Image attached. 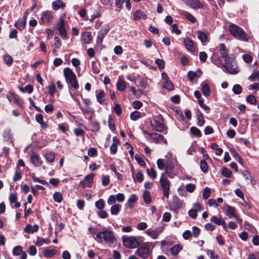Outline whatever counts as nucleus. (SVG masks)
I'll list each match as a JSON object with an SVG mask.
<instances>
[{
  "label": "nucleus",
  "instance_id": "obj_1",
  "mask_svg": "<svg viewBox=\"0 0 259 259\" xmlns=\"http://www.w3.org/2000/svg\"><path fill=\"white\" fill-rule=\"evenodd\" d=\"M216 65L219 67H223L231 74H236L240 69L233 55L226 56L223 57H218V63Z\"/></svg>",
  "mask_w": 259,
  "mask_h": 259
},
{
  "label": "nucleus",
  "instance_id": "obj_2",
  "mask_svg": "<svg viewBox=\"0 0 259 259\" xmlns=\"http://www.w3.org/2000/svg\"><path fill=\"white\" fill-rule=\"evenodd\" d=\"M96 239L99 242L104 240L110 247H114L117 243V240L114 236L113 232L108 229H105L99 232L96 235Z\"/></svg>",
  "mask_w": 259,
  "mask_h": 259
},
{
  "label": "nucleus",
  "instance_id": "obj_3",
  "mask_svg": "<svg viewBox=\"0 0 259 259\" xmlns=\"http://www.w3.org/2000/svg\"><path fill=\"white\" fill-rule=\"evenodd\" d=\"M67 21L66 20V14H63L59 17L55 28L59 32V34L63 39H68L66 28L67 27Z\"/></svg>",
  "mask_w": 259,
  "mask_h": 259
},
{
  "label": "nucleus",
  "instance_id": "obj_4",
  "mask_svg": "<svg viewBox=\"0 0 259 259\" xmlns=\"http://www.w3.org/2000/svg\"><path fill=\"white\" fill-rule=\"evenodd\" d=\"M63 75L66 83L74 90L79 88L76 76L72 69L69 67L65 68L63 70Z\"/></svg>",
  "mask_w": 259,
  "mask_h": 259
},
{
  "label": "nucleus",
  "instance_id": "obj_5",
  "mask_svg": "<svg viewBox=\"0 0 259 259\" xmlns=\"http://www.w3.org/2000/svg\"><path fill=\"white\" fill-rule=\"evenodd\" d=\"M153 247L152 243H144L136 250L135 254L143 259L151 258V250H150V248Z\"/></svg>",
  "mask_w": 259,
  "mask_h": 259
},
{
  "label": "nucleus",
  "instance_id": "obj_6",
  "mask_svg": "<svg viewBox=\"0 0 259 259\" xmlns=\"http://www.w3.org/2000/svg\"><path fill=\"white\" fill-rule=\"evenodd\" d=\"M230 33L239 40L248 41V36L245 32L240 27L235 24H232L229 27Z\"/></svg>",
  "mask_w": 259,
  "mask_h": 259
},
{
  "label": "nucleus",
  "instance_id": "obj_7",
  "mask_svg": "<svg viewBox=\"0 0 259 259\" xmlns=\"http://www.w3.org/2000/svg\"><path fill=\"white\" fill-rule=\"evenodd\" d=\"M140 237L130 236L122 237L124 245L128 248L134 249L139 246L140 244Z\"/></svg>",
  "mask_w": 259,
  "mask_h": 259
},
{
  "label": "nucleus",
  "instance_id": "obj_8",
  "mask_svg": "<svg viewBox=\"0 0 259 259\" xmlns=\"http://www.w3.org/2000/svg\"><path fill=\"white\" fill-rule=\"evenodd\" d=\"M143 134L147 141L150 143H159L161 141L166 143V140L163 136L157 133H149L147 131H143Z\"/></svg>",
  "mask_w": 259,
  "mask_h": 259
},
{
  "label": "nucleus",
  "instance_id": "obj_9",
  "mask_svg": "<svg viewBox=\"0 0 259 259\" xmlns=\"http://www.w3.org/2000/svg\"><path fill=\"white\" fill-rule=\"evenodd\" d=\"M160 186L162 190V194L164 197L168 198L170 192V182L167 178L164 176V174H162L159 180Z\"/></svg>",
  "mask_w": 259,
  "mask_h": 259
},
{
  "label": "nucleus",
  "instance_id": "obj_10",
  "mask_svg": "<svg viewBox=\"0 0 259 259\" xmlns=\"http://www.w3.org/2000/svg\"><path fill=\"white\" fill-rule=\"evenodd\" d=\"M53 19L52 13L49 11H43L40 15V24L48 25Z\"/></svg>",
  "mask_w": 259,
  "mask_h": 259
},
{
  "label": "nucleus",
  "instance_id": "obj_11",
  "mask_svg": "<svg viewBox=\"0 0 259 259\" xmlns=\"http://www.w3.org/2000/svg\"><path fill=\"white\" fill-rule=\"evenodd\" d=\"M109 30L110 27L108 24H104L101 27L100 30L98 32L97 36V42L98 44L102 43L103 38L106 35Z\"/></svg>",
  "mask_w": 259,
  "mask_h": 259
},
{
  "label": "nucleus",
  "instance_id": "obj_12",
  "mask_svg": "<svg viewBox=\"0 0 259 259\" xmlns=\"http://www.w3.org/2000/svg\"><path fill=\"white\" fill-rule=\"evenodd\" d=\"M94 176L93 174L87 175L83 180L80 182V185L83 188H91L93 183Z\"/></svg>",
  "mask_w": 259,
  "mask_h": 259
},
{
  "label": "nucleus",
  "instance_id": "obj_13",
  "mask_svg": "<svg viewBox=\"0 0 259 259\" xmlns=\"http://www.w3.org/2000/svg\"><path fill=\"white\" fill-rule=\"evenodd\" d=\"M162 230L163 228L159 227L155 228L154 230L148 229L145 231V233L147 235L150 236L152 239H156L162 232Z\"/></svg>",
  "mask_w": 259,
  "mask_h": 259
},
{
  "label": "nucleus",
  "instance_id": "obj_14",
  "mask_svg": "<svg viewBox=\"0 0 259 259\" xmlns=\"http://www.w3.org/2000/svg\"><path fill=\"white\" fill-rule=\"evenodd\" d=\"M30 161L34 166L36 167L40 166L42 163V161L40 158L39 155L35 152L32 153Z\"/></svg>",
  "mask_w": 259,
  "mask_h": 259
},
{
  "label": "nucleus",
  "instance_id": "obj_15",
  "mask_svg": "<svg viewBox=\"0 0 259 259\" xmlns=\"http://www.w3.org/2000/svg\"><path fill=\"white\" fill-rule=\"evenodd\" d=\"M150 124L154 130L158 132L161 133L164 130V125L160 122L157 121L156 120L154 119L150 122Z\"/></svg>",
  "mask_w": 259,
  "mask_h": 259
},
{
  "label": "nucleus",
  "instance_id": "obj_16",
  "mask_svg": "<svg viewBox=\"0 0 259 259\" xmlns=\"http://www.w3.org/2000/svg\"><path fill=\"white\" fill-rule=\"evenodd\" d=\"M39 227L37 224L31 225L27 224L24 228V232L28 234H33L37 232L38 230Z\"/></svg>",
  "mask_w": 259,
  "mask_h": 259
},
{
  "label": "nucleus",
  "instance_id": "obj_17",
  "mask_svg": "<svg viewBox=\"0 0 259 259\" xmlns=\"http://www.w3.org/2000/svg\"><path fill=\"white\" fill-rule=\"evenodd\" d=\"M184 44L186 49L191 52H194L195 50V48L193 41L189 38H186L184 40Z\"/></svg>",
  "mask_w": 259,
  "mask_h": 259
},
{
  "label": "nucleus",
  "instance_id": "obj_18",
  "mask_svg": "<svg viewBox=\"0 0 259 259\" xmlns=\"http://www.w3.org/2000/svg\"><path fill=\"white\" fill-rule=\"evenodd\" d=\"M225 212L229 218L235 217L236 214L235 213V209L234 207L231 206L229 205H226L223 208Z\"/></svg>",
  "mask_w": 259,
  "mask_h": 259
},
{
  "label": "nucleus",
  "instance_id": "obj_19",
  "mask_svg": "<svg viewBox=\"0 0 259 259\" xmlns=\"http://www.w3.org/2000/svg\"><path fill=\"white\" fill-rule=\"evenodd\" d=\"M116 85L117 90L119 91L122 92L126 89V82L123 79L122 76H118Z\"/></svg>",
  "mask_w": 259,
  "mask_h": 259
},
{
  "label": "nucleus",
  "instance_id": "obj_20",
  "mask_svg": "<svg viewBox=\"0 0 259 259\" xmlns=\"http://www.w3.org/2000/svg\"><path fill=\"white\" fill-rule=\"evenodd\" d=\"M201 92L204 96L207 97L210 94V89L208 83L205 81L201 83Z\"/></svg>",
  "mask_w": 259,
  "mask_h": 259
},
{
  "label": "nucleus",
  "instance_id": "obj_21",
  "mask_svg": "<svg viewBox=\"0 0 259 259\" xmlns=\"http://www.w3.org/2000/svg\"><path fill=\"white\" fill-rule=\"evenodd\" d=\"M186 5L193 9L203 8L204 5L200 1H186Z\"/></svg>",
  "mask_w": 259,
  "mask_h": 259
},
{
  "label": "nucleus",
  "instance_id": "obj_22",
  "mask_svg": "<svg viewBox=\"0 0 259 259\" xmlns=\"http://www.w3.org/2000/svg\"><path fill=\"white\" fill-rule=\"evenodd\" d=\"M82 40L83 43L86 44H90L92 40L91 33L90 32H84L81 34Z\"/></svg>",
  "mask_w": 259,
  "mask_h": 259
},
{
  "label": "nucleus",
  "instance_id": "obj_23",
  "mask_svg": "<svg viewBox=\"0 0 259 259\" xmlns=\"http://www.w3.org/2000/svg\"><path fill=\"white\" fill-rule=\"evenodd\" d=\"M197 36L198 38L203 45H204V43L208 41L207 34L204 33V32H202L201 31H197Z\"/></svg>",
  "mask_w": 259,
  "mask_h": 259
},
{
  "label": "nucleus",
  "instance_id": "obj_24",
  "mask_svg": "<svg viewBox=\"0 0 259 259\" xmlns=\"http://www.w3.org/2000/svg\"><path fill=\"white\" fill-rule=\"evenodd\" d=\"M97 101L100 104H103L105 101V93L104 91L101 90L99 92H96Z\"/></svg>",
  "mask_w": 259,
  "mask_h": 259
},
{
  "label": "nucleus",
  "instance_id": "obj_25",
  "mask_svg": "<svg viewBox=\"0 0 259 259\" xmlns=\"http://www.w3.org/2000/svg\"><path fill=\"white\" fill-rule=\"evenodd\" d=\"M174 163L170 160L167 161L165 165V173L167 174L170 178H172V177L169 174V170H171L174 168Z\"/></svg>",
  "mask_w": 259,
  "mask_h": 259
},
{
  "label": "nucleus",
  "instance_id": "obj_26",
  "mask_svg": "<svg viewBox=\"0 0 259 259\" xmlns=\"http://www.w3.org/2000/svg\"><path fill=\"white\" fill-rule=\"evenodd\" d=\"M26 25V17L24 19H19L15 24V26L19 30H23Z\"/></svg>",
  "mask_w": 259,
  "mask_h": 259
},
{
  "label": "nucleus",
  "instance_id": "obj_27",
  "mask_svg": "<svg viewBox=\"0 0 259 259\" xmlns=\"http://www.w3.org/2000/svg\"><path fill=\"white\" fill-rule=\"evenodd\" d=\"M146 15L141 10L136 11L134 14V18L135 20H139L141 19H146Z\"/></svg>",
  "mask_w": 259,
  "mask_h": 259
},
{
  "label": "nucleus",
  "instance_id": "obj_28",
  "mask_svg": "<svg viewBox=\"0 0 259 259\" xmlns=\"http://www.w3.org/2000/svg\"><path fill=\"white\" fill-rule=\"evenodd\" d=\"M44 157L48 162L52 163L55 160V155L53 152H47L44 155Z\"/></svg>",
  "mask_w": 259,
  "mask_h": 259
},
{
  "label": "nucleus",
  "instance_id": "obj_29",
  "mask_svg": "<svg viewBox=\"0 0 259 259\" xmlns=\"http://www.w3.org/2000/svg\"><path fill=\"white\" fill-rule=\"evenodd\" d=\"M183 249V246L180 244L173 246L171 248V252L173 255H177Z\"/></svg>",
  "mask_w": 259,
  "mask_h": 259
},
{
  "label": "nucleus",
  "instance_id": "obj_30",
  "mask_svg": "<svg viewBox=\"0 0 259 259\" xmlns=\"http://www.w3.org/2000/svg\"><path fill=\"white\" fill-rule=\"evenodd\" d=\"M121 207V205L118 204H113L110 209L111 213L112 215H117L119 212Z\"/></svg>",
  "mask_w": 259,
  "mask_h": 259
},
{
  "label": "nucleus",
  "instance_id": "obj_31",
  "mask_svg": "<svg viewBox=\"0 0 259 259\" xmlns=\"http://www.w3.org/2000/svg\"><path fill=\"white\" fill-rule=\"evenodd\" d=\"M52 6L55 10H58L60 8L64 9L65 7V5L62 1H54L52 3Z\"/></svg>",
  "mask_w": 259,
  "mask_h": 259
},
{
  "label": "nucleus",
  "instance_id": "obj_32",
  "mask_svg": "<svg viewBox=\"0 0 259 259\" xmlns=\"http://www.w3.org/2000/svg\"><path fill=\"white\" fill-rule=\"evenodd\" d=\"M143 198L146 204H150L151 202V196L150 192L144 191L143 194Z\"/></svg>",
  "mask_w": 259,
  "mask_h": 259
},
{
  "label": "nucleus",
  "instance_id": "obj_33",
  "mask_svg": "<svg viewBox=\"0 0 259 259\" xmlns=\"http://www.w3.org/2000/svg\"><path fill=\"white\" fill-rule=\"evenodd\" d=\"M56 253L57 251L55 249L50 250L46 248L44 251V255L47 258H49L53 256Z\"/></svg>",
  "mask_w": 259,
  "mask_h": 259
},
{
  "label": "nucleus",
  "instance_id": "obj_34",
  "mask_svg": "<svg viewBox=\"0 0 259 259\" xmlns=\"http://www.w3.org/2000/svg\"><path fill=\"white\" fill-rule=\"evenodd\" d=\"M196 116L198 119V125L200 126H202L205 122L203 114L200 111H197Z\"/></svg>",
  "mask_w": 259,
  "mask_h": 259
},
{
  "label": "nucleus",
  "instance_id": "obj_35",
  "mask_svg": "<svg viewBox=\"0 0 259 259\" xmlns=\"http://www.w3.org/2000/svg\"><path fill=\"white\" fill-rule=\"evenodd\" d=\"M138 198L135 194H132L130 195L128 199L127 204L128 206L132 208L133 206L134 203L137 200Z\"/></svg>",
  "mask_w": 259,
  "mask_h": 259
},
{
  "label": "nucleus",
  "instance_id": "obj_36",
  "mask_svg": "<svg viewBox=\"0 0 259 259\" xmlns=\"http://www.w3.org/2000/svg\"><path fill=\"white\" fill-rule=\"evenodd\" d=\"M49 94L52 98L54 97L56 91V85L54 82H51L48 86Z\"/></svg>",
  "mask_w": 259,
  "mask_h": 259
},
{
  "label": "nucleus",
  "instance_id": "obj_37",
  "mask_svg": "<svg viewBox=\"0 0 259 259\" xmlns=\"http://www.w3.org/2000/svg\"><path fill=\"white\" fill-rule=\"evenodd\" d=\"M50 242V241L48 239H45L42 238L37 237L35 244L36 245L38 246H40L44 244H49Z\"/></svg>",
  "mask_w": 259,
  "mask_h": 259
},
{
  "label": "nucleus",
  "instance_id": "obj_38",
  "mask_svg": "<svg viewBox=\"0 0 259 259\" xmlns=\"http://www.w3.org/2000/svg\"><path fill=\"white\" fill-rule=\"evenodd\" d=\"M23 252V248L22 247L18 245L15 247H14L12 250V253L13 255L14 256H18L21 254V253Z\"/></svg>",
  "mask_w": 259,
  "mask_h": 259
},
{
  "label": "nucleus",
  "instance_id": "obj_39",
  "mask_svg": "<svg viewBox=\"0 0 259 259\" xmlns=\"http://www.w3.org/2000/svg\"><path fill=\"white\" fill-rule=\"evenodd\" d=\"M35 119L42 128H45L47 127V124L44 122L43 116L41 114L36 115Z\"/></svg>",
  "mask_w": 259,
  "mask_h": 259
},
{
  "label": "nucleus",
  "instance_id": "obj_40",
  "mask_svg": "<svg viewBox=\"0 0 259 259\" xmlns=\"http://www.w3.org/2000/svg\"><path fill=\"white\" fill-rule=\"evenodd\" d=\"M133 177L135 182H138L139 183H141L144 179L143 175L141 171H138L135 177H134V175H133Z\"/></svg>",
  "mask_w": 259,
  "mask_h": 259
},
{
  "label": "nucleus",
  "instance_id": "obj_41",
  "mask_svg": "<svg viewBox=\"0 0 259 259\" xmlns=\"http://www.w3.org/2000/svg\"><path fill=\"white\" fill-rule=\"evenodd\" d=\"M219 47L220 54L221 55L220 57H223L224 58V56H230L229 54H227L226 52V48L224 44H220Z\"/></svg>",
  "mask_w": 259,
  "mask_h": 259
},
{
  "label": "nucleus",
  "instance_id": "obj_42",
  "mask_svg": "<svg viewBox=\"0 0 259 259\" xmlns=\"http://www.w3.org/2000/svg\"><path fill=\"white\" fill-rule=\"evenodd\" d=\"M147 172L148 175L153 179H155L157 177V172L156 170L153 168H147Z\"/></svg>",
  "mask_w": 259,
  "mask_h": 259
},
{
  "label": "nucleus",
  "instance_id": "obj_43",
  "mask_svg": "<svg viewBox=\"0 0 259 259\" xmlns=\"http://www.w3.org/2000/svg\"><path fill=\"white\" fill-rule=\"evenodd\" d=\"M141 117V113L138 111H135L131 113V119L134 121H136Z\"/></svg>",
  "mask_w": 259,
  "mask_h": 259
},
{
  "label": "nucleus",
  "instance_id": "obj_44",
  "mask_svg": "<svg viewBox=\"0 0 259 259\" xmlns=\"http://www.w3.org/2000/svg\"><path fill=\"white\" fill-rule=\"evenodd\" d=\"M221 173L224 177L228 178H230L232 176V172L230 169L226 167H224L222 169Z\"/></svg>",
  "mask_w": 259,
  "mask_h": 259
},
{
  "label": "nucleus",
  "instance_id": "obj_45",
  "mask_svg": "<svg viewBox=\"0 0 259 259\" xmlns=\"http://www.w3.org/2000/svg\"><path fill=\"white\" fill-rule=\"evenodd\" d=\"M20 90L23 93L27 92L31 94L33 91V88L31 85L27 84L24 88H20Z\"/></svg>",
  "mask_w": 259,
  "mask_h": 259
},
{
  "label": "nucleus",
  "instance_id": "obj_46",
  "mask_svg": "<svg viewBox=\"0 0 259 259\" xmlns=\"http://www.w3.org/2000/svg\"><path fill=\"white\" fill-rule=\"evenodd\" d=\"M3 60H4V62L8 65H11L13 62V59L10 55H4L3 56Z\"/></svg>",
  "mask_w": 259,
  "mask_h": 259
},
{
  "label": "nucleus",
  "instance_id": "obj_47",
  "mask_svg": "<svg viewBox=\"0 0 259 259\" xmlns=\"http://www.w3.org/2000/svg\"><path fill=\"white\" fill-rule=\"evenodd\" d=\"M163 88L168 91H172L174 89V85L170 80L164 81Z\"/></svg>",
  "mask_w": 259,
  "mask_h": 259
},
{
  "label": "nucleus",
  "instance_id": "obj_48",
  "mask_svg": "<svg viewBox=\"0 0 259 259\" xmlns=\"http://www.w3.org/2000/svg\"><path fill=\"white\" fill-rule=\"evenodd\" d=\"M242 90L241 87L238 84L234 85L232 89V91L235 95H239L241 94V93L242 92Z\"/></svg>",
  "mask_w": 259,
  "mask_h": 259
},
{
  "label": "nucleus",
  "instance_id": "obj_49",
  "mask_svg": "<svg viewBox=\"0 0 259 259\" xmlns=\"http://www.w3.org/2000/svg\"><path fill=\"white\" fill-rule=\"evenodd\" d=\"M190 132L193 135L197 136V137H200L202 136L201 131L196 127H191Z\"/></svg>",
  "mask_w": 259,
  "mask_h": 259
},
{
  "label": "nucleus",
  "instance_id": "obj_50",
  "mask_svg": "<svg viewBox=\"0 0 259 259\" xmlns=\"http://www.w3.org/2000/svg\"><path fill=\"white\" fill-rule=\"evenodd\" d=\"M53 199L56 202L60 203L62 200V195L60 192H56L53 195Z\"/></svg>",
  "mask_w": 259,
  "mask_h": 259
},
{
  "label": "nucleus",
  "instance_id": "obj_51",
  "mask_svg": "<svg viewBox=\"0 0 259 259\" xmlns=\"http://www.w3.org/2000/svg\"><path fill=\"white\" fill-rule=\"evenodd\" d=\"M183 14L185 17L191 22L195 23L196 22V18L190 13L184 12Z\"/></svg>",
  "mask_w": 259,
  "mask_h": 259
},
{
  "label": "nucleus",
  "instance_id": "obj_52",
  "mask_svg": "<svg viewBox=\"0 0 259 259\" xmlns=\"http://www.w3.org/2000/svg\"><path fill=\"white\" fill-rule=\"evenodd\" d=\"M249 79L251 81H253L255 79L259 81V70L254 71L249 77Z\"/></svg>",
  "mask_w": 259,
  "mask_h": 259
},
{
  "label": "nucleus",
  "instance_id": "obj_53",
  "mask_svg": "<svg viewBox=\"0 0 259 259\" xmlns=\"http://www.w3.org/2000/svg\"><path fill=\"white\" fill-rule=\"evenodd\" d=\"M246 100L247 102L251 104H255L257 102V100L254 96L250 95L246 97Z\"/></svg>",
  "mask_w": 259,
  "mask_h": 259
},
{
  "label": "nucleus",
  "instance_id": "obj_54",
  "mask_svg": "<svg viewBox=\"0 0 259 259\" xmlns=\"http://www.w3.org/2000/svg\"><path fill=\"white\" fill-rule=\"evenodd\" d=\"M200 167L201 170L204 172H206L208 170V166L206 162L204 160H201L200 161Z\"/></svg>",
  "mask_w": 259,
  "mask_h": 259
},
{
  "label": "nucleus",
  "instance_id": "obj_55",
  "mask_svg": "<svg viewBox=\"0 0 259 259\" xmlns=\"http://www.w3.org/2000/svg\"><path fill=\"white\" fill-rule=\"evenodd\" d=\"M105 202L102 199H100L95 202L96 207L99 209H103L104 207Z\"/></svg>",
  "mask_w": 259,
  "mask_h": 259
},
{
  "label": "nucleus",
  "instance_id": "obj_56",
  "mask_svg": "<svg viewBox=\"0 0 259 259\" xmlns=\"http://www.w3.org/2000/svg\"><path fill=\"white\" fill-rule=\"evenodd\" d=\"M211 189L208 187H205L203 192V198L205 200L207 199L210 195Z\"/></svg>",
  "mask_w": 259,
  "mask_h": 259
},
{
  "label": "nucleus",
  "instance_id": "obj_57",
  "mask_svg": "<svg viewBox=\"0 0 259 259\" xmlns=\"http://www.w3.org/2000/svg\"><path fill=\"white\" fill-rule=\"evenodd\" d=\"M113 110L117 115H120L122 113V108L121 106L118 104L114 105Z\"/></svg>",
  "mask_w": 259,
  "mask_h": 259
},
{
  "label": "nucleus",
  "instance_id": "obj_58",
  "mask_svg": "<svg viewBox=\"0 0 259 259\" xmlns=\"http://www.w3.org/2000/svg\"><path fill=\"white\" fill-rule=\"evenodd\" d=\"M223 221V219L222 218H218L215 216H212L210 219V221L218 225H221L222 221Z\"/></svg>",
  "mask_w": 259,
  "mask_h": 259
},
{
  "label": "nucleus",
  "instance_id": "obj_59",
  "mask_svg": "<svg viewBox=\"0 0 259 259\" xmlns=\"http://www.w3.org/2000/svg\"><path fill=\"white\" fill-rule=\"evenodd\" d=\"M198 103H199V106L202 108H203L206 112H209L210 108L208 106H207L204 104V101L203 100L199 99L198 100Z\"/></svg>",
  "mask_w": 259,
  "mask_h": 259
},
{
  "label": "nucleus",
  "instance_id": "obj_60",
  "mask_svg": "<svg viewBox=\"0 0 259 259\" xmlns=\"http://www.w3.org/2000/svg\"><path fill=\"white\" fill-rule=\"evenodd\" d=\"M27 251L30 255H34L37 253V249L34 245H31L29 247Z\"/></svg>",
  "mask_w": 259,
  "mask_h": 259
},
{
  "label": "nucleus",
  "instance_id": "obj_61",
  "mask_svg": "<svg viewBox=\"0 0 259 259\" xmlns=\"http://www.w3.org/2000/svg\"><path fill=\"white\" fill-rule=\"evenodd\" d=\"M108 126L109 128L112 131H114L115 130V126L114 125V123L113 122L112 117L111 116L109 117L108 120Z\"/></svg>",
  "mask_w": 259,
  "mask_h": 259
},
{
  "label": "nucleus",
  "instance_id": "obj_62",
  "mask_svg": "<svg viewBox=\"0 0 259 259\" xmlns=\"http://www.w3.org/2000/svg\"><path fill=\"white\" fill-rule=\"evenodd\" d=\"M207 254L211 259L218 258L219 256L217 254H215L214 251L212 250H207Z\"/></svg>",
  "mask_w": 259,
  "mask_h": 259
},
{
  "label": "nucleus",
  "instance_id": "obj_63",
  "mask_svg": "<svg viewBox=\"0 0 259 259\" xmlns=\"http://www.w3.org/2000/svg\"><path fill=\"white\" fill-rule=\"evenodd\" d=\"M195 188V185L194 184L191 183L188 184L186 186V190H187V191L190 193L193 192L194 191Z\"/></svg>",
  "mask_w": 259,
  "mask_h": 259
},
{
  "label": "nucleus",
  "instance_id": "obj_64",
  "mask_svg": "<svg viewBox=\"0 0 259 259\" xmlns=\"http://www.w3.org/2000/svg\"><path fill=\"white\" fill-rule=\"evenodd\" d=\"M156 163H157L158 168L159 169L162 170L164 167L165 168V164L162 159H158L157 160Z\"/></svg>",
  "mask_w": 259,
  "mask_h": 259
}]
</instances>
